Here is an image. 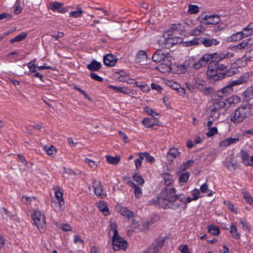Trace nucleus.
Wrapping results in <instances>:
<instances>
[{"instance_id": "a211bd4d", "label": "nucleus", "mask_w": 253, "mask_h": 253, "mask_svg": "<svg viewBox=\"0 0 253 253\" xmlns=\"http://www.w3.org/2000/svg\"><path fill=\"white\" fill-rule=\"evenodd\" d=\"M116 210L121 215L126 216L128 219L133 218L134 216V213L130 211L126 207H123L121 205H119L116 207Z\"/></svg>"}, {"instance_id": "3c124183", "label": "nucleus", "mask_w": 253, "mask_h": 253, "mask_svg": "<svg viewBox=\"0 0 253 253\" xmlns=\"http://www.w3.org/2000/svg\"><path fill=\"white\" fill-rule=\"evenodd\" d=\"M142 124L147 128L152 127L155 125L154 120L150 118H144L142 121Z\"/></svg>"}, {"instance_id": "2f4dec72", "label": "nucleus", "mask_w": 253, "mask_h": 253, "mask_svg": "<svg viewBox=\"0 0 253 253\" xmlns=\"http://www.w3.org/2000/svg\"><path fill=\"white\" fill-rule=\"evenodd\" d=\"M240 157H241L242 163L245 165V166H249V165H250V158H249V155L246 152V151L244 150H241L240 153Z\"/></svg>"}, {"instance_id": "c85d7f7f", "label": "nucleus", "mask_w": 253, "mask_h": 253, "mask_svg": "<svg viewBox=\"0 0 253 253\" xmlns=\"http://www.w3.org/2000/svg\"><path fill=\"white\" fill-rule=\"evenodd\" d=\"M96 205L99 210L102 211L105 215L109 214V209L104 201H100L97 203Z\"/></svg>"}, {"instance_id": "393cba45", "label": "nucleus", "mask_w": 253, "mask_h": 253, "mask_svg": "<svg viewBox=\"0 0 253 253\" xmlns=\"http://www.w3.org/2000/svg\"><path fill=\"white\" fill-rule=\"evenodd\" d=\"M219 42L216 39L203 38L202 41V44L206 47L217 45Z\"/></svg>"}, {"instance_id": "052dcab7", "label": "nucleus", "mask_w": 253, "mask_h": 253, "mask_svg": "<svg viewBox=\"0 0 253 253\" xmlns=\"http://www.w3.org/2000/svg\"><path fill=\"white\" fill-rule=\"evenodd\" d=\"M188 11L190 14H196L199 11V7L196 5H189Z\"/></svg>"}, {"instance_id": "0e129e2a", "label": "nucleus", "mask_w": 253, "mask_h": 253, "mask_svg": "<svg viewBox=\"0 0 253 253\" xmlns=\"http://www.w3.org/2000/svg\"><path fill=\"white\" fill-rule=\"evenodd\" d=\"M138 155L139 158L136 159L134 161L135 166L137 169H140L141 167L142 162L143 160L140 153L138 154Z\"/></svg>"}, {"instance_id": "680f3d73", "label": "nucleus", "mask_w": 253, "mask_h": 253, "mask_svg": "<svg viewBox=\"0 0 253 253\" xmlns=\"http://www.w3.org/2000/svg\"><path fill=\"white\" fill-rule=\"evenodd\" d=\"M232 41H238L244 39V37L241 32H237L232 35L231 37Z\"/></svg>"}, {"instance_id": "72a5a7b5", "label": "nucleus", "mask_w": 253, "mask_h": 253, "mask_svg": "<svg viewBox=\"0 0 253 253\" xmlns=\"http://www.w3.org/2000/svg\"><path fill=\"white\" fill-rule=\"evenodd\" d=\"M239 225L241 226V228L248 232H250L251 231V227L249 223L244 219H241L239 222Z\"/></svg>"}, {"instance_id": "e2e57ef3", "label": "nucleus", "mask_w": 253, "mask_h": 253, "mask_svg": "<svg viewBox=\"0 0 253 253\" xmlns=\"http://www.w3.org/2000/svg\"><path fill=\"white\" fill-rule=\"evenodd\" d=\"M135 84L144 92H147L150 90L149 86L146 84H139L138 82H134Z\"/></svg>"}, {"instance_id": "6e6d98bb", "label": "nucleus", "mask_w": 253, "mask_h": 253, "mask_svg": "<svg viewBox=\"0 0 253 253\" xmlns=\"http://www.w3.org/2000/svg\"><path fill=\"white\" fill-rule=\"evenodd\" d=\"M163 177L165 180V183L166 185H170L173 182L172 177L171 175L165 173L163 175Z\"/></svg>"}, {"instance_id": "0eeeda50", "label": "nucleus", "mask_w": 253, "mask_h": 253, "mask_svg": "<svg viewBox=\"0 0 253 253\" xmlns=\"http://www.w3.org/2000/svg\"><path fill=\"white\" fill-rule=\"evenodd\" d=\"M207 75L210 80L213 81L221 80L224 76L222 73H218L216 67H213L211 63L209 65Z\"/></svg>"}, {"instance_id": "bb28decb", "label": "nucleus", "mask_w": 253, "mask_h": 253, "mask_svg": "<svg viewBox=\"0 0 253 253\" xmlns=\"http://www.w3.org/2000/svg\"><path fill=\"white\" fill-rule=\"evenodd\" d=\"M233 91V88L229 85V84L226 86L224 87L220 90L217 91V96L220 97H223L227 96L229 93Z\"/></svg>"}, {"instance_id": "ea45409f", "label": "nucleus", "mask_w": 253, "mask_h": 253, "mask_svg": "<svg viewBox=\"0 0 253 253\" xmlns=\"http://www.w3.org/2000/svg\"><path fill=\"white\" fill-rule=\"evenodd\" d=\"M242 192L244 198L246 200V202L251 205L253 206V197L246 190L243 189Z\"/></svg>"}, {"instance_id": "2eb2a0df", "label": "nucleus", "mask_w": 253, "mask_h": 253, "mask_svg": "<svg viewBox=\"0 0 253 253\" xmlns=\"http://www.w3.org/2000/svg\"><path fill=\"white\" fill-rule=\"evenodd\" d=\"M240 141L239 137H227L220 141L219 143V147L220 148H225L231 146L232 144H236Z\"/></svg>"}, {"instance_id": "69168bd1", "label": "nucleus", "mask_w": 253, "mask_h": 253, "mask_svg": "<svg viewBox=\"0 0 253 253\" xmlns=\"http://www.w3.org/2000/svg\"><path fill=\"white\" fill-rule=\"evenodd\" d=\"M76 175V172L73 170L69 169L64 168L63 169V176H67L69 175Z\"/></svg>"}, {"instance_id": "c9c22d12", "label": "nucleus", "mask_w": 253, "mask_h": 253, "mask_svg": "<svg viewBox=\"0 0 253 253\" xmlns=\"http://www.w3.org/2000/svg\"><path fill=\"white\" fill-rule=\"evenodd\" d=\"M166 84L174 89L178 90L180 89L181 91H179V92H182L183 93L185 92V89L183 88H180V85L176 82L168 80L167 81Z\"/></svg>"}, {"instance_id": "a19ab883", "label": "nucleus", "mask_w": 253, "mask_h": 253, "mask_svg": "<svg viewBox=\"0 0 253 253\" xmlns=\"http://www.w3.org/2000/svg\"><path fill=\"white\" fill-rule=\"evenodd\" d=\"M132 179L136 182L138 185L142 186L144 183L145 180L141 175L138 173H134L133 175Z\"/></svg>"}, {"instance_id": "58836bf2", "label": "nucleus", "mask_w": 253, "mask_h": 253, "mask_svg": "<svg viewBox=\"0 0 253 253\" xmlns=\"http://www.w3.org/2000/svg\"><path fill=\"white\" fill-rule=\"evenodd\" d=\"M107 162L112 165H117L120 161V157L119 156H107L106 157Z\"/></svg>"}, {"instance_id": "423d86ee", "label": "nucleus", "mask_w": 253, "mask_h": 253, "mask_svg": "<svg viewBox=\"0 0 253 253\" xmlns=\"http://www.w3.org/2000/svg\"><path fill=\"white\" fill-rule=\"evenodd\" d=\"M54 195L57 200L54 206V210L57 212H60L64 210L65 204L63 198V190L59 186H56L53 187Z\"/></svg>"}, {"instance_id": "79ce46f5", "label": "nucleus", "mask_w": 253, "mask_h": 253, "mask_svg": "<svg viewBox=\"0 0 253 253\" xmlns=\"http://www.w3.org/2000/svg\"><path fill=\"white\" fill-rule=\"evenodd\" d=\"M101 67L100 63L93 60L91 63L87 65V68L89 70L91 71H96L100 69Z\"/></svg>"}, {"instance_id": "412c9836", "label": "nucleus", "mask_w": 253, "mask_h": 253, "mask_svg": "<svg viewBox=\"0 0 253 253\" xmlns=\"http://www.w3.org/2000/svg\"><path fill=\"white\" fill-rule=\"evenodd\" d=\"M127 184L134 189V196L136 199H139L142 194V190L141 187L134 183L130 179L127 181Z\"/></svg>"}, {"instance_id": "6ab92c4d", "label": "nucleus", "mask_w": 253, "mask_h": 253, "mask_svg": "<svg viewBox=\"0 0 253 253\" xmlns=\"http://www.w3.org/2000/svg\"><path fill=\"white\" fill-rule=\"evenodd\" d=\"M194 24H191V27L194 28L191 32V34L193 36H199L201 33H204L206 30V24L205 23H201L199 26L195 28Z\"/></svg>"}, {"instance_id": "a878e982", "label": "nucleus", "mask_w": 253, "mask_h": 253, "mask_svg": "<svg viewBox=\"0 0 253 253\" xmlns=\"http://www.w3.org/2000/svg\"><path fill=\"white\" fill-rule=\"evenodd\" d=\"M62 5V4L61 3H59L57 1H54L52 2L49 3V8L52 10V11H58V12H60L61 13H63L66 11V10L64 8H62L61 6Z\"/></svg>"}, {"instance_id": "4d7b16f0", "label": "nucleus", "mask_w": 253, "mask_h": 253, "mask_svg": "<svg viewBox=\"0 0 253 253\" xmlns=\"http://www.w3.org/2000/svg\"><path fill=\"white\" fill-rule=\"evenodd\" d=\"M215 55L214 56V59H213L215 61L219 62L224 59H225V53H217V52L213 53Z\"/></svg>"}, {"instance_id": "473e14b6", "label": "nucleus", "mask_w": 253, "mask_h": 253, "mask_svg": "<svg viewBox=\"0 0 253 253\" xmlns=\"http://www.w3.org/2000/svg\"><path fill=\"white\" fill-rule=\"evenodd\" d=\"M84 162L86 163L88 166L92 169H96L100 164V161L98 160H92L89 158H85Z\"/></svg>"}, {"instance_id": "39448f33", "label": "nucleus", "mask_w": 253, "mask_h": 253, "mask_svg": "<svg viewBox=\"0 0 253 253\" xmlns=\"http://www.w3.org/2000/svg\"><path fill=\"white\" fill-rule=\"evenodd\" d=\"M34 223L41 232H43L46 228V219L44 214L36 211L32 215Z\"/></svg>"}, {"instance_id": "20e7f679", "label": "nucleus", "mask_w": 253, "mask_h": 253, "mask_svg": "<svg viewBox=\"0 0 253 253\" xmlns=\"http://www.w3.org/2000/svg\"><path fill=\"white\" fill-rule=\"evenodd\" d=\"M172 30H169L159 40V43L166 48H170L174 44L182 43L183 39L179 37H172Z\"/></svg>"}, {"instance_id": "c756f323", "label": "nucleus", "mask_w": 253, "mask_h": 253, "mask_svg": "<svg viewBox=\"0 0 253 253\" xmlns=\"http://www.w3.org/2000/svg\"><path fill=\"white\" fill-rule=\"evenodd\" d=\"M194 163L192 160H189L186 162L183 163L178 169L177 170V173H180L181 172L187 169L190 167L192 166Z\"/></svg>"}, {"instance_id": "9d476101", "label": "nucleus", "mask_w": 253, "mask_h": 253, "mask_svg": "<svg viewBox=\"0 0 253 253\" xmlns=\"http://www.w3.org/2000/svg\"><path fill=\"white\" fill-rule=\"evenodd\" d=\"M224 166L230 171H234L238 167L237 161L233 154L228 155L224 161Z\"/></svg>"}, {"instance_id": "f03ea898", "label": "nucleus", "mask_w": 253, "mask_h": 253, "mask_svg": "<svg viewBox=\"0 0 253 253\" xmlns=\"http://www.w3.org/2000/svg\"><path fill=\"white\" fill-rule=\"evenodd\" d=\"M253 115V104L247 103L237 107L230 115V120L234 124H239Z\"/></svg>"}, {"instance_id": "13d9d810", "label": "nucleus", "mask_w": 253, "mask_h": 253, "mask_svg": "<svg viewBox=\"0 0 253 253\" xmlns=\"http://www.w3.org/2000/svg\"><path fill=\"white\" fill-rule=\"evenodd\" d=\"M218 132L217 128L215 126L209 128V131L207 132L206 134L208 137H211L214 135L217 134Z\"/></svg>"}, {"instance_id": "a18cd8bd", "label": "nucleus", "mask_w": 253, "mask_h": 253, "mask_svg": "<svg viewBox=\"0 0 253 253\" xmlns=\"http://www.w3.org/2000/svg\"><path fill=\"white\" fill-rule=\"evenodd\" d=\"M44 151L46 152L47 154L49 156H53L56 152V149L52 145L44 146L43 148Z\"/></svg>"}, {"instance_id": "4468645a", "label": "nucleus", "mask_w": 253, "mask_h": 253, "mask_svg": "<svg viewBox=\"0 0 253 253\" xmlns=\"http://www.w3.org/2000/svg\"><path fill=\"white\" fill-rule=\"evenodd\" d=\"M172 57L169 58V57L164 60L163 62H160L161 63L158 66V69L162 73L169 72L171 71V66Z\"/></svg>"}, {"instance_id": "774afa93", "label": "nucleus", "mask_w": 253, "mask_h": 253, "mask_svg": "<svg viewBox=\"0 0 253 253\" xmlns=\"http://www.w3.org/2000/svg\"><path fill=\"white\" fill-rule=\"evenodd\" d=\"M246 58L249 61L253 60V48L250 49L245 55Z\"/></svg>"}, {"instance_id": "864d4df0", "label": "nucleus", "mask_w": 253, "mask_h": 253, "mask_svg": "<svg viewBox=\"0 0 253 253\" xmlns=\"http://www.w3.org/2000/svg\"><path fill=\"white\" fill-rule=\"evenodd\" d=\"M220 115V111H217L211 108L210 116L212 118V120H217L219 117Z\"/></svg>"}, {"instance_id": "dca6fc26", "label": "nucleus", "mask_w": 253, "mask_h": 253, "mask_svg": "<svg viewBox=\"0 0 253 253\" xmlns=\"http://www.w3.org/2000/svg\"><path fill=\"white\" fill-rule=\"evenodd\" d=\"M252 75V73H247L239 78L238 79L232 81L229 84V85L232 88L233 86L243 84L246 83Z\"/></svg>"}, {"instance_id": "6e6552de", "label": "nucleus", "mask_w": 253, "mask_h": 253, "mask_svg": "<svg viewBox=\"0 0 253 253\" xmlns=\"http://www.w3.org/2000/svg\"><path fill=\"white\" fill-rule=\"evenodd\" d=\"M215 54H205L199 60L195 61L193 64L195 69H199L207 65L209 62L213 60Z\"/></svg>"}, {"instance_id": "8fccbe9b", "label": "nucleus", "mask_w": 253, "mask_h": 253, "mask_svg": "<svg viewBox=\"0 0 253 253\" xmlns=\"http://www.w3.org/2000/svg\"><path fill=\"white\" fill-rule=\"evenodd\" d=\"M208 232L212 235H218L220 230L217 226L211 225L208 226Z\"/></svg>"}, {"instance_id": "49530a36", "label": "nucleus", "mask_w": 253, "mask_h": 253, "mask_svg": "<svg viewBox=\"0 0 253 253\" xmlns=\"http://www.w3.org/2000/svg\"><path fill=\"white\" fill-rule=\"evenodd\" d=\"M21 200L24 204L27 205H31L32 203L36 201V198L34 197L23 196Z\"/></svg>"}, {"instance_id": "f257e3e1", "label": "nucleus", "mask_w": 253, "mask_h": 253, "mask_svg": "<svg viewBox=\"0 0 253 253\" xmlns=\"http://www.w3.org/2000/svg\"><path fill=\"white\" fill-rule=\"evenodd\" d=\"M176 190L174 187H167L163 189L157 198V200L149 201L150 204H158L164 209L169 208L172 210H179L180 204L177 200L182 194H176Z\"/></svg>"}, {"instance_id": "7ed1b4c3", "label": "nucleus", "mask_w": 253, "mask_h": 253, "mask_svg": "<svg viewBox=\"0 0 253 253\" xmlns=\"http://www.w3.org/2000/svg\"><path fill=\"white\" fill-rule=\"evenodd\" d=\"M109 235L112 237L113 249L115 251L120 250H125L127 246V242L122 238L120 237L116 229V224L115 222L111 221L110 228L109 230Z\"/></svg>"}, {"instance_id": "c03bdc74", "label": "nucleus", "mask_w": 253, "mask_h": 253, "mask_svg": "<svg viewBox=\"0 0 253 253\" xmlns=\"http://www.w3.org/2000/svg\"><path fill=\"white\" fill-rule=\"evenodd\" d=\"M83 11L82 8L80 7H77L76 11H72L70 12V16L73 18H79L82 16Z\"/></svg>"}, {"instance_id": "338daca9", "label": "nucleus", "mask_w": 253, "mask_h": 253, "mask_svg": "<svg viewBox=\"0 0 253 253\" xmlns=\"http://www.w3.org/2000/svg\"><path fill=\"white\" fill-rule=\"evenodd\" d=\"M181 253H190L188 247L186 245H181L178 247Z\"/></svg>"}, {"instance_id": "9b49d317", "label": "nucleus", "mask_w": 253, "mask_h": 253, "mask_svg": "<svg viewBox=\"0 0 253 253\" xmlns=\"http://www.w3.org/2000/svg\"><path fill=\"white\" fill-rule=\"evenodd\" d=\"M168 57L169 58L172 57L169 52H164L162 50H158L153 54L152 58L153 61L160 63L166 60Z\"/></svg>"}, {"instance_id": "ddd939ff", "label": "nucleus", "mask_w": 253, "mask_h": 253, "mask_svg": "<svg viewBox=\"0 0 253 253\" xmlns=\"http://www.w3.org/2000/svg\"><path fill=\"white\" fill-rule=\"evenodd\" d=\"M91 186L94 190V194L96 196L100 198H103L105 197L106 194L103 191V186L100 181L94 180L92 183Z\"/></svg>"}, {"instance_id": "e433bc0d", "label": "nucleus", "mask_w": 253, "mask_h": 253, "mask_svg": "<svg viewBox=\"0 0 253 253\" xmlns=\"http://www.w3.org/2000/svg\"><path fill=\"white\" fill-rule=\"evenodd\" d=\"M244 97L246 100L253 98V86L248 87L244 92Z\"/></svg>"}, {"instance_id": "5fc2aeb1", "label": "nucleus", "mask_w": 253, "mask_h": 253, "mask_svg": "<svg viewBox=\"0 0 253 253\" xmlns=\"http://www.w3.org/2000/svg\"><path fill=\"white\" fill-rule=\"evenodd\" d=\"M190 176V173L186 172L181 174L179 177V181L180 182L185 183L187 181Z\"/></svg>"}, {"instance_id": "09e8293b", "label": "nucleus", "mask_w": 253, "mask_h": 253, "mask_svg": "<svg viewBox=\"0 0 253 253\" xmlns=\"http://www.w3.org/2000/svg\"><path fill=\"white\" fill-rule=\"evenodd\" d=\"M108 87L110 88H112L116 91H119L122 93H127L128 94V89L126 87H120V86H115L112 85H109Z\"/></svg>"}, {"instance_id": "cd10ccee", "label": "nucleus", "mask_w": 253, "mask_h": 253, "mask_svg": "<svg viewBox=\"0 0 253 253\" xmlns=\"http://www.w3.org/2000/svg\"><path fill=\"white\" fill-rule=\"evenodd\" d=\"M241 33L244 38L248 37L252 35L253 33V23H250L247 26L245 27Z\"/></svg>"}, {"instance_id": "1a4fd4ad", "label": "nucleus", "mask_w": 253, "mask_h": 253, "mask_svg": "<svg viewBox=\"0 0 253 253\" xmlns=\"http://www.w3.org/2000/svg\"><path fill=\"white\" fill-rule=\"evenodd\" d=\"M252 48H253V38L244 40L239 44L232 47L234 51H239V52Z\"/></svg>"}, {"instance_id": "4c0bfd02", "label": "nucleus", "mask_w": 253, "mask_h": 253, "mask_svg": "<svg viewBox=\"0 0 253 253\" xmlns=\"http://www.w3.org/2000/svg\"><path fill=\"white\" fill-rule=\"evenodd\" d=\"M225 106V102L223 100H220L215 102L211 108L217 111H220V109Z\"/></svg>"}, {"instance_id": "b1692460", "label": "nucleus", "mask_w": 253, "mask_h": 253, "mask_svg": "<svg viewBox=\"0 0 253 253\" xmlns=\"http://www.w3.org/2000/svg\"><path fill=\"white\" fill-rule=\"evenodd\" d=\"M117 59L112 54H107L104 57V63L109 66H113L115 65Z\"/></svg>"}, {"instance_id": "aec40b11", "label": "nucleus", "mask_w": 253, "mask_h": 253, "mask_svg": "<svg viewBox=\"0 0 253 253\" xmlns=\"http://www.w3.org/2000/svg\"><path fill=\"white\" fill-rule=\"evenodd\" d=\"M1 214L3 217L6 219L7 220H14V221H15L16 223H15V224H16V223L19 222L18 217L16 215L12 214L10 212H9L5 208H2Z\"/></svg>"}, {"instance_id": "f8f14e48", "label": "nucleus", "mask_w": 253, "mask_h": 253, "mask_svg": "<svg viewBox=\"0 0 253 253\" xmlns=\"http://www.w3.org/2000/svg\"><path fill=\"white\" fill-rule=\"evenodd\" d=\"M165 240L163 237H159L156 240L148 249L150 253H157L163 246Z\"/></svg>"}, {"instance_id": "4be33fe9", "label": "nucleus", "mask_w": 253, "mask_h": 253, "mask_svg": "<svg viewBox=\"0 0 253 253\" xmlns=\"http://www.w3.org/2000/svg\"><path fill=\"white\" fill-rule=\"evenodd\" d=\"M230 233L232 237L236 239L239 240L241 238V234L238 231V228L236 226L235 222H232L230 226Z\"/></svg>"}, {"instance_id": "37998d69", "label": "nucleus", "mask_w": 253, "mask_h": 253, "mask_svg": "<svg viewBox=\"0 0 253 253\" xmlns=\"http://www.w3.org/2000/svg\"><path fill=\"white\" fill-rule=\"evenodd\" d=\"M140 154L143 159H145L147 162L150 164H153L155 162V160L154 158L152 156H151L148 153L143 152L140 153Z\"/></svg>"}, {"instance_id": "f704fd0d", "label": "nucleus", "mask_w": 253, "mask_h": 253, "mask_svg": "<svg viewBox=\"0 0 253 253\" xmlns=\"http://www.w3.org/2000/svg\"><path fill=\"white\" fill-rule=\"evenodd\" d=\"M231 50L230 51H228L225 53V59H229L230 60L229 63H232V62L236 59L235 55L239 52V51H234L232 49V47H231Z\"/></svg>"}, {"instance_id": "7c9ffc66", "label": "nucleus", "mask_w": 253, "mask_h": 253, "mask_svg": "<svg viewBox=\"0 0 253 253\" xmlns=\"http://www.w3.org/2000/svg\"><path fill=\"white\" fill-rule=\"evenodd\" d=\"M180 155V152L175 147L170 148L167 153V157L168 159H169L170 157L176 158L178 157Z\"/></svg>"}, {"instance_id": "5701e85b", "label": "nucleus", "mask_w": 253, "mask_h": 253, "mask_svg": "<svg viewBox=\"0 0 253 253\" xmlns=\"http://www.w3.org/2000/svg\"><path fill=\"white\" fill-rule=\"evenodd\" d=\"M204 20L206 21V24H216L218 23L220 20L218 15L214 14L213 15L206 16Z\"/></svg>"}, {"instance_id": "f3484780", "label": "nucleus", "mask_w": 253, "mask_h": 253, "mask_svg": "<svg viewBox=\"0 0 253 253\" xmlns=\"http://www.w3.org/2000/svg\"><path fill=\"white\" fill-rule=\"evenodd\" d=\"M148 60V55L144 50H140L136 54L135 61L137 63L145 64Z\"/></svg>"}, {"instance_id": "bf43d9fd", "label": "nucleus", "mask_w": 253, "mask_h": 253, "mask_svg": "<svg viewBox=\"0 0 253 253\" xmlns=\"http://www.w3.org/2000/svg\"><path fill=\"white\" fill-rule=\"evenodd\" d=\"M185 45L189 46L193 45H197L199 44V39L197 38H194L192 40L184 42Z\"/></svg>"}, {"instance_id": "de8ad7c7", "label": "nucleus", "mask_w": 253, "mask_h": 253, "mask_svg": "<svg viewBox=\"0 0 253 253\" xmlns=\"http://www.w3.org/2000/svg\"><path fill=\"white\" fill-rule=\"evenodd\" d=\"M27 34L26 32H22L17 35L14 38L10 40V42L13 43L14 42H18L24 40L27 36Z\"/></svg>"}, {"instance_id": "603ef678", "label": "nucleus", "mask_w": 253, "mask_h": 253, "mask_svg": "<svg viewBox=\"0 0 253 253\" xmlns=\"http://www.w3.org/2000/svg\"><path fill=\"white\" fill-rule=\"evenodd\" d=\"M179 201H178L179 203L180 204V207L182 206V204H183V206L182 207L183 209L184 210L187 208V203L191 202L193 200V198L187 197L186 199V200L184 201L183 198H182L180 197L179 198Z\"/></svg>"}]
</instances>
